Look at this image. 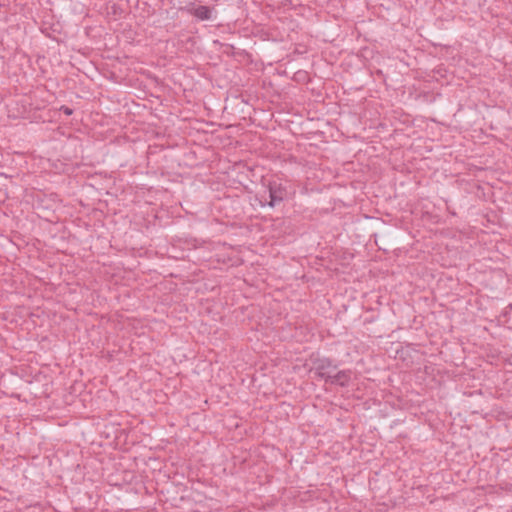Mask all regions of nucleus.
I'll return each mask as SVG.
<instances>
[{"instance_id":"1","label":"nucleus","mask_w":512,"mask_h":512,"mask_svg":"<svg viewBox=\"0 0 512 512\" xmlns=\"http://www.w3.org/2000/svg\"><path fill=\"white\" fill-rule=\"evenodd\" d=\"M310 374L313 379L318 381L328 382L331 380V384H346L352 381L351 371L338 370L329 359L316 360L310 369Z\"/></svg>"},{"instance_id":"2","label":"nucleus","mask_w":512,"mask_h":512,"mask_svg":"<svg viewBox=\"0 0 512 512\" xmlns=\"http://www.w3.org/2000/svg\"><path fill=\"white\" fill-rule=\"evenodd\" d=\"M267 192L269 195V201L266 202V198L263 196L264 201L260 200L261 206H265L267 204L269 207H275L283 202L288 195L286 187L277 181L269 183Z\"/></svg>"},{"instance_id":"3","label":"nucleus","mask_w":512,"mask_h":512,"mask_svg":"<svg viewBox=\"0 0 512 512\" xmlns=\"http://www.w3.org/2000/svg\"><path fill=\"white\" fill-rule=\"evenodd\" d=\"M187 11L192 16L199 20H210L212 18V9L208 6L200 5L187 8Z\"/></svg>"},{"instance_id":"4","label":"nucleus","mask_w":512,"mask_h":512,"mask_svg":"<svg viewBox=\"0 0 512 512\" xmlns=\"http://www.w3.org/2000/svg\"><path fill=\"white\" fill-rule=\"evenodd\" d=\"M60 111H62L65 115L70 116L73 113V110L67 106H62L60 108Z\"/></svg>"}]
</instances>
